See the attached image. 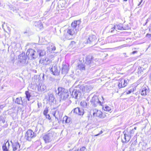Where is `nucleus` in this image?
I'll list each match as a JSON object with an SVG mask.
<instances>
[{
	"label": "nucleus",
	"instance_id": "obj_5",
	"mask_svg": "<svg viewBox=\"0 0 151 151\" xmlns=\"http://www.w3.org/2000/svg\"><path fill=\"white\" fill-rule=\"evenodd\" d=\"M55 133L54 132L50 131L49 132L43 137V139L46 143H49L51 142L55 136Z\"/></svg>",
	"mask_w": 151,
	"mask_h": 151
},
{
	"label": "nucleus",
	"instance_id": "obj_35",
	"mask_svg": "<svg viewBox=\"0 0 151 151\" xmlns=\"http://www.w3.org/2000/svg\"><path fill=\"white\" fill-rule=\"evenodd\" d=\"M67 117L68 116H65L63 117V120H62V122H64V121H65V123H66V121L67 120L66 118H67Z\"/></svg>",
	"mask_w": 151,
	"mask_h": 151
},
{
	"label": "nucleus",
	"instance_id": "obj_18",
	"mask_svg": "<svg viewBox=\"0 0 151 151\" xmlns=\"http://www.w3.org/2000/svg\"><path fill=\"white\" fill-rule=\"evenodd\" d=\"M148 87H144L142 89L141 94L143 96H145L147 95V93L149 92Z\"/></svg>",
	"mask_w": 151,
	"mask_h": 151
},
{
	"label": "nucleus",
	"instance_id": "obj_31",
	"mask_svg": "<svg viewBox=\"0 0 151 151\" xmlns=\"http://www.w3.org/2000/svg\"><path fill=\"white\" fill-rule=\"evenodd\" d=\"M134 90L133 89H130L128 91H126V94H128L132 92H133Z\"/></svg>",
	"mask_w": 151,
	"mask_h": 151
},
{
	"label": "nucleus",
	"instance_id": "obj_47",
	"mask_svg": "<svg viewBox=\"0 0 151 151\" xmlns=\"http://www.w3.org/2000/svg\"><path fill=\"white\" fill-rule=\"evenodd\" d=\"M101 98L102 99L103 101H104V98L102 96H101Z\"/></svg>",
	"mask_w": 151,
	"mask_h": 151
},
{
	"label": "nucleus",
	"instance_id": "obj_17",
	"mask_svg": "<svg viewBox=\"0 0 151 151\" xmlns=\"http://www.w3.org/2000/svg\"><path fill=\"white\" fill-rule=\"evenodd\" d=\"M50 70L52 72L54 75H57L58 74V71L57 69V66L56 65H53L50 68Z\"/></svg>",
	"mask_w": 151,
	"mask_h": 151
},
{
	"label": "nucleus",
	"instance_id": "obj_33",
	"mask_svg": "<svg viewBox=\"0 0 151 151\" xmlns=\"http://www.w3.org/2000/svg\"><path fill=\"white\" fill-rule=\"evenodd\" d=\"M67 120L66 121V123H69L71 121V119L70 117H67V118H66Z\"/></svg>",
	"mask_w": 151,
	"mask_h": 151
},
{
	"label": "nucleus",
	"instance_id": "obj_4",
	"mask_svg": "<svg viewBox=\"0 0 151 151\" xmlns=\"http://www.w3.org/2000/svg\"><path fill=\"white\" fill-rule=\"evenodd\" d=\"M58 94L60 96V101L65 100L68 98L69 93L67 89L63 87H59L58 88Z\"/></svg>",
	"mask_w": 151,
	"mask_h": 151
},
{
	"label": "nucleus",
	"instance_id": "obj_48",
	"mask_svg": "<svg viewBox=\"0 0 151 151\" xmlns=\"http://www.w3.org/2000/svg\"><path fill=\"white\" fill-rule=\"evenodd\" d=\"M137 129V127H135L134 128V129Z\"/></svg>",
	"mask_w": 151,
	"mask_h": 151
},
{
	"label": "nucleus",
	"instance_id": "obj_29",
	"mask_svg": "<svg viewBox=\"0 0 151 151\" xmlns=\"http://www.w3.org/2000/svg\"><path fill=\"white\" fill-rule=\"evenodd\" d=\"M78 67V68L80 69L81 70H84L85 69V65L83 64L79 65Z\"/></svg>",
	"mask_w": 151,
	"mask_h": 151
},
{
	"label": "nucleus",
	"instance_id": "obj_50",
	"mask_svg": "<svg viewBox=\"0 0 151 151\" xmlns=\"http://www.w3.org/2000/svg\"><path fill=\"white\" fill-rule=\"evenodd\" d=\"M27 33V32H24V33Z\"/></svg>",
	"mask_w": 151,
	"mask_h": 151
},
{
	"label": "nucleus",
	"instance_id": "obj_53",
	"mask_svg": "<svg viewBox=\"0 0 151 151\" xmlns=\"http://www.w3.org/2000/svg\"><path fill=\"white\" fill-rule=\"evenodd\" d=\"M123 151H124V150H123Z\"/></svg>",
	"mask_w": 151,
	"mask_h": 151
},
{
	"label": "nucleus",
	"instance_id": "obj_46",
	"mask_svg": "<svg viewBox=\"0 0 151 151\" xmlns=\"http://www.w3.org/2000/svg\"><path fill=\"white\" fill-rule=\"evenodd\" d=\"M42 75H43V76L42 77V79L43 80H45V78H44L45 74L44 73H43Z\"/></svg>",
	"mask_w": 151,
	"mask_h": 151
},
{
	"label": "nucleus",
	"instance_id": "obj_26",
	"mask_svg": "<svg viewBox=\"0 0 151 151\" xmlns=\"http://www.w3.org/2000/svg\"><path fill=\"white\" fill-rule=\"evenodd\" d=\"M55 99L54 95L52 93H50L49 95V99L51 101H53Z\"/></svg>",
	"mask_w": 151,
	"mask_h": 151
},
{
	"label": "nucleus",
	"instance_id": "obj_7",
	"mask_svg": "<svg viewBox=\"0 0 151 151\" xmlns=\"http://www.w3.org/2000/svg\"><path fill=\"white\" fill-rule=\"evenodd\" d=\"M36 136V134L30 129L28 130L25 134V138L27 140L31 141V139Z\"/></svg>",
	"mask_w": 151,
	"mask_h": 151
},
{
	"label": "nucleus",
	"instance_id": "obj_9",
	"mask_svg": "<svg viewBox=\"0 0 151 151\" xmlns=\"http://www.w3.org/2000/svg\"><path fill=\"white\" fill-rule=\"evenodd\" d=\"M27 56L24 53H22L19 55V61L22 64H24L26 63L27 57Z\"/></svg>",
	"mask_w": 151,
	"mask_h": 151
},
{
	"label": "nucleus",
	"instance_id": "obj_20",
	"mask_svg": "<svg viewBox=\"0 0 151 151\" xmlns=\"http://www.w3.org/2000/svg\"><path fill=\"white\" fill-rule=\"evenodd\" d=\"M6 117L5 115L4 114L1 115L0 116V124H4L5 122V119Z\"/></svg>",
	"mask_w": 151,
	"mask_h": 151
},
{
	"label": "nucleus",
	"instance_id": "obj_8",
	"mask_svg": "<svg viewBox=\"0 0 151 151\" xmlns=\"http://www.w3.org/2000/svg\"><path fill=\"white\" fill-rule=\"evenodd\" d=\"M90 101L91 104L94 106L96 107L98 104H99L100 105L102 106L103 103V101L101 102L99 99L98 97L96 96H93L92 99Z\"/></svg>",
	"mask_w": 151,
	"mask_h": 151
},
{
	"label": "nucleus",
	"instance_id": "obj_42",
	"mask_svg": "<svg viewBox=\"0 0 151 151\" xmlns=\"http://www.w3.org/2000/svg\"><path fill=\"white\" fill-rule=\"evenodd\" d=\"M5 106V105H0V109H2Z\"/></svg>",
	"mask_w": 151,
	"mask_h": 151
},
{
	"label": "nucleus",
	"instance_id": "obj_19",
	"mask_svg": "<svg viewBox=\"0 0 151 151\" xmlns=\"http://www.w3.org/2000/svg\"><path fill=\"white\" fill-rule=\"evenodd\" d=\"M130 136L128 135L127 134H124V139L125 141L122 140V142L123 143H127L128 142L130 139Z\"/></svg>",
	"mask_w": 151,
	"mask_h": 151
},
{
	"label": "nucleus",
	"instance_id": "obj_14",
	"mask_svg": "<svg viewBox=\"0 0 151 151\" xmlns=\"http://www.w3.org/2000/svg\"><path fill=\"white\" fill-rule=\"evenodd\" d=\"M73 111V112L75 113L80 115H83L84 114L83 109L78 107L74 109Z\"/></svg>",
	"mask_w": 151,
	"mask_h": 151
},
{
	"label": "nucleus",
	"instance_id": "obj_39",
	"mask_svg": "<svg viewBox=\"0 0 151 151\" xmlns=\"http://www.w3.org/2000/svg\"><path fill=\"white\" fill-rule=\"evenodd\" d=\"M51 48L52 50H55V47L54 46H51Z\"/></svg>",
	"mask_w": 151,
	"mask_h": 151
},
{
	"label": "nucleus",
	"instance_id": "obj_1",
	"mask_svg": "<svg viewBox=\"0 0 151 151\" xmlns=\"http://www.w3.org/2000/svg\"><path fill=\"white\" fill-rule=\"evenodd\" d=\"M46 53L45 51L43 50L38 48H35V50L29 49L27 51L26 55L29 59L32 60L36 58L38 56L39 57L43 56Z\"/></svg>",
	"mask_w": 151,
	"mask_h": 151
},
{
	"label": "nucleus",
	"instance_id": "obj_43",
	"mask_svg": "<svg viewBox=\"0 0 151 151\" xmlns=\"http://www.w3.org/2000/svg\"><path fill=\"white\" fill-rule=\"evenodd\" d=\"M102 133V131H101L100 132V133L98 134H96V135H95V136H97L99 135V134H101V133Z\"/></svg>",
	"mask_w": 151,
	"mask_h": 151
},
{
	"label": "nucleus",
	"instance_id": "obj_36",
	"mask_svg": "<svg viewBox=\"0 0 151 151\" xmlns=\"http://www.w3.org/2000/svg\"><path fill=\"white\" fill-rule=\"evenodd\" d=\"M115 29H118L121 30L122 29V27H121L119 26L118 25H116V26H115Z\"/></svg>",
	"mask_w": 151,
	"mask_h": 151
},
{
	"label": "nucleus",
	"instance_id": "obj_40",
	"mask_svg": "<svg viewBox=\"0 0 151 151\" xmlns=\"http://www.w3.org/2000/svg\"><path fill=\"white\" fill-rule=\"evenodd\" d=\"M146 37H147L150 38L151 39V34H147L146 35Z\"/></svg>",
	"mask_w": 151,
	"mask_h": 151
},
{
	"label": "nucleus",
	"instance_id": "obj_37",
	"mask_svg": "<svg viewBox=\"0 0 151 151\" xmlns=\"http://www.w3.org/2000/svg\"><path fill=\"white\" fill-rule=\"evenodd\" d=\"M46 118L49 119H51L50 116L49 114H47L45 115Z\"/></svg>",
	"mask_w": 151,
	"mask_h": 151
},
{
	"label": "nucleus",
	"instance_id": "obj_34",
	"mask_svg": "<svg viewBox=\"0 0 151 151\" xmlns=\"http://www.w3.org/2000/svg\"><path fill=\"white\" fill-rule=\"evenodd\" d=\"M40 88H41V89H42V90L43 91H45L46 88V86L45 85H43L42 86L40 87Z\"/></svg>",
	"mask_w": 151,
	"mask_h": 151
},
{
	"label": "nucleus",
	"instance_id": "obj_45",
	"mask_svg": "<svg viewBox=\"0 0 151 151\" xmlns=\"http://www.w3.org/2000/svg\"><path fill=\"white\" fill-rule=\"evenodd\" d=\"M137 51H133L132 52V53L133 54H134L135 53H137Z\"/></svg>",
	"mask_w": 151,
	"mask_h": 151
},
{
	"label": "nucleus",
	"instance_id": "obj_51",
	"mask_svg": "<svg viewBox=\"0 0 151 151\" xmlns=\"http://www.w3.org/2000/svg\"><path fill=\"white\" fill-rule=\"evenodd\" d=\"M124 1H127V0H124Z\"/></svg>",
	"mask_w": 151,
	"mask_h": 151
},
{
	"label": "nucleus",
	"instance_id": "obj_10",
	"mask_svg": "<svg viewBox=\"0 0 151 151\" xmlns=\"http://www.w3.org/2000/svg\"><path fill=\"white\" fill-rule=\"evenodd\" d=\"M96 38V36L93 35H91L89 36L87 40V43L95 44Z\"/></svg>",
	"mask_w": 151,
	"mask_h": 151
},
{
	"label": "nucleus",
	"instance_id": "obj_52",
	"mask_svg": "<svg viewBox=\"0 0 151 151\" xmlns=\"http://www.w3.org/2000/svg\"><path fill=\"white\" fill-rule=\"evenodd\" d=\"M45 60H46V59H45Z\"/></svg>",
	"mask_w": 151,
	"mask_h": 151
},
{
	"label": "nucleus",
	"instance_id": "obj_16",
	"mask_svg": "<svg viewBox=\"0 0 151 151\" xmlns=\"http://www.w3.org/2000/svg\"><path fill=\"white\" fill-rule=\"evenodd\" d=\"M69 66L68 64L63 65L62 68V73L65 75L68 72L69 68Z\"/></svg>",
	"mask_w": 151,
	"mask_h": 151
},
{
	"label": "nucleus",
	"instance_id": "obj_25",
	"mask_svg": "<svg viewBox=\"0 0 151 151\" xmlns=\"http://www.w3.org/2000/svg\"><path fill=\"white\" fill-rule=\"evenodd\" d=\"M81 105L84 108H86L87 107V102L85 101H82L81 102Z\"/></svg>",
	"mask_w": 151,
	"mask_h": 151
},
{
	"label": "nucleus",
	"instance_id": "obj_13",
	"mask_svg": "<svg viewBox=\"0 0 151 151\" xmlns=\"http://www.w3.org/2000/svg\"><path fill=\"white\" fill-rule=\"evenodd\" d=\"M10 144L9 141L7 140L6 141L5 140L4 143L2 146V148L3 151H9Z\"/></svg>",
	"mask_w": 151,
	"mask_h": 151
},
{
	"label": "nucleus",
	"instance_id": "obj_49",
	"mask_svg": "<svg viewBox=\"0 0 151 151\" xmlns=\"http://www.w3.org/2000/svg\"><path fill=\"white\" fill-rule=\"evenodd\" d=\"M142 1H141V2H140V3H139V4L138 5H139L141 3V2Z\"/></svg>",
	"mask_w": 151,
	"mask_h": 151
},
{
	"label": "nucleus",
	"instance_id": "obj_15",
	"mask_svg": "<svg viewBox=\"0 0 151 151\" xmlns=\"http://www.w3.org/2000/svg\"><path fill=\"white\" fill-rule=\"evenodd\" d=\"M127 81L124 79H122L118 83V86L119 88L124 87L127 85Z\"/></svg>",
	"mask_w": 151,
	"mask_h": 151
},
{
	"label": "nucleus",
	"instance_id": "obj_23",
	"mask_svg": "<svg viewBox=\"0 0 151 151\" xmlns=\"http://www.w3.org/2000/svg\"><path fill=\"white\" fill-rule=\"evenodd\" d=\"M107 29H109V32H112L115 29V26L111 24L107 27Z\"/></svg>",
	"mask_w": 151,
	"mask_h": 151
},
{
	"label": "nucleus",
	"instance_id": "obj_38",
	"mask_svg": "<svg viewBox=\"0 0 151 151\" xmlns=\"http://www.w3.org/2000/svg\"><path fill=\"white\" fill-rule=\"evenodd\" d=\"M96 109H95V110H93V116H95V115H96Z\"/></svg>",
	"mask_w": 151,
	"mask_h": 151
},
{
	"label": "nucleus",
	"instance_id": "obj_28",
	"mask_svg": "<svg viewBox=\"0 0 151 151\" xmlns=\"http://www.w3.org/2000/svg\"><path fill=\"white\" fill-rule=\"evenodd\" d=\"M25 94L26 95V98L27 99L28 101H29V98L31 97L30 93L28 91H26L25 92Z\"/></svg>",
	"mask_w": 151,
	"mask_h": 151
},
{
	"label": "nucleus",
	"instance_id": "obj_24",
	"mask_svg": "<svg viewBox=\"0 0 151 151\" xmlns=\"http://www.w3.org/2000/svg\"><path fill=\"white\" fill-rule=\"evenodd\" d=\"M95 116H98L99 117L103 118L104 117L102 116V112L101 111L96 109V112Z\"/></svg>",
	"mask_w": 151,
	"mask_h": 151
},
{
	"label": "nucleus",
	"instance_id": "obj_32",
	"mask_svg": "<svg viewBox=\"0 0 151 151\" xmlns=\"http://www.w3.org/2000/svg\"><path fill=\"white\" fill-rule=\"evenodd\" d=\"M48 109L47 108H46L44 110V111H43V114L44 115H46L48 113Z\"/></svg>",
	"mask_w": 151,
	"mask_h": 151
},
{
	"label": "nucleus",
	"instance_id": "obj_12",
	"mask_svg": "<svg viewBox=\"0 0 151 151\" xmlns=\"http://www.w3.org/2000/svg\"><path fill=\"white\" fill-rule=\"evenodd\" d=\"M11 142L12 143L13 150V151H16L18 149H19V150H20V145L18 142H15L14 143H12V141H11Z\"/></svg>",
	"mask_w": 151,
	"mask_h": 151
},
{
	"label": "nucleus",
	"instance_id": "obj_30",
	"mask_svg": "<svg viewBox=\"0 0 151 151\" xmlns=\"http://www.w3.org/2000/svg\"><path fill=\"white\" fill-rule=\"evenodd\" d=\"M37 24L40 29H41L42 27V24L40 22H38L37 23Z\"/></svg>",
	"mask_w": 151,
	"mask_h": 151
},
{
	"label": "nucleus",
	"instance_id": "obj_27",
	"mask_svg": "<svg viewBox=\"0 0 151 151\" xmlns=\"http://www.w3.org/2000/svg\"><path fill=\"white\" fill-rule=\"evenodd\" d=\"M103 108L104 111H107L110 112L111 110V108L107 106H106L105 107H103Z\"/></svg>",
	"mask_w": 151,
	"mask_h": 151
},
{
	"label": "nucleus",
	"instance_id": "obj_22",
	"mask_svg": "<svg viewBox=\"0 0 151 151\" xmlns=\"http://www.w3.org/2000/svg\"><path fill=\"white\" fill-rule=\"evenodd\" d=\"M15 102L19 104H22L23 102L22 100L21 97L17 98Z\"/></svg>",
	"mask_w": 151,
	"mask_h": 151
},
{
	"label": "nucleus",
	"instance_id": "obj_3",
	"mask_svg": "<svg viewBox=\"0 0 151 151\" xmlns=\"http://www.w3.org/2000/svg\"><path fill=\"white\" fill-rule=\"evenodd\" d=\"M92 89L90 86H81L78 89H74L72 92V96L76 99L80 98L82 95V92L86 91L88 92Z\"/></svg>",
	"mask_w": 151,
	"mask_h": 151
},
{
	"label": "nucleus",
	"instance_id": "obj_2",
	"mask_svg": "<svg viewBox=\"0 0 151 151\" xmlns=\"http://www.w3.org/2000/svg\"><path fill=\"white\" fill-rule=\"evenodd\" d=\"M80 23L81 21L79 20L72 22L71 24L72 28L68 29L66 34H64L66 39L70 40L72 38V36L77 33V30L78 28Z\"/></svg>",
	"mask_w": 151,
	"mask_h": 151
},
{
	"label": "nucleus",
	"instance_id": "obj_41",
	"mask_svg": "<svg viewBox=\"0 0 151 151\" xmlns=\"http://www.w3.org/2000/svg\"><path fill=\"white\" fill-rule=\"evenodd\" d=\"M37 105L39 108L40 107H41V103H39V102H38Z\"/></svg>",
	"mask_w": 151,
	"mask_h": 151
},
{
	"label": "nucleus",
	"instance_id": "obj_44",
	"mask_svg": "<svg viewBox=\"0 0 151 151\" xmlns=\"http://www.w3.org/2000/svg\"><path fill=\"white\" fill-rule=\"evenodd\" d=\"M134 132V129H132L131 131V133H133Z\"/></svg>",
	"mask_w": 151,
	"mask_h": 151
},
{
	"label": "nucleus",
	"instance_id": "obj_11",
	"mask_svg": "<svg viewBox=\"0 0 151 151\" xmlns=\"http://www.w3.org/2000/svg\"><path fill=\"white\" fill-rule=\"evenodd\" d=\"M53 115L55 117V118L57 119V120L60 119L63 116V113L60 112L58 110H56L53 113Z\"/></svg>",
	"mask_w": 151,
	"mask_h": 151
},
{
	"label": "nucleus",
	"instance_id": "obj_6",
	"mask_svg": "<svg viewBox=\"0 0 151 151\" xmlns=\"http://www.w3.org/2000/svg\"><path fill=\"white\" fill-rule=\"evenodd\" d=\"M85 63L87 65L88 68H90L92 66V68L95 66V65L93 63L92 60H93V58L91 55H88L86 58Z\"/></svg>",
	"mask_w": 151,
	"mask_h": 151
},
{
	"label": "nucleus",
	"instance_id": "obj_21",
	"mask_svg": "<svg viewBox=\"0 0 151 151\" xmlns=\"http://www.w3.org/2000/svg\"><path fill=\"white\" fill-rule=\"evenodd\" d=\"M107 39L109 43H113L116 41L115 37L113 36L109 37Z\"/></svg>",
	"mask_w": 151,
	"mask_h": 151
}]
</instances>
